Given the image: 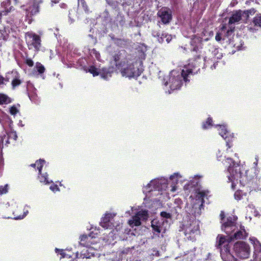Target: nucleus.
Segmentation results:
<instances>
[{"label": "nucleus", "mask_w": 261, "mask_h": 261, "mask_svg": "<svg viewBox=\"0 0 261 261\" xmlns=\"http://www.w3.org/2000/svg\"><path fill=\"white\" fill-rule=\"evenodd\" d=\"M138 211V209L136 207L133 206L131 207L130 211H127L125 212V214H127L128 216L130 215L134 212L136 213L135 215L128 222L129 225L132 227L140 225L141 221L146 220L148 217L147 211L144 210Z\"/></svg>", "instance_id": "obj_9"}, {"label": "nucleus", "mask_w": 261, "mask_h": 261, "mask_svg": "<svg viewBox=\"0 0 261 261\" xmlns=\"http://www.w3.org/2000/svg\"><path fill=\"white\" fill-rule=\"evenodd\" d=\"M9 185H5L4 186H0V196L3 194H5L8 192Z\"/></svg>", "instance_id": "obj_40"}, {"label": "nucleus", "mask_w": 261, "mask_h": 261, "mask_svg": "<svg viewBox=\"0 0 261 261\" xmlns=\"http://www.w3.org/2000/svg\"><path fill=\"white\" fill-rule=\"evenodd\" d=\"M182 178V176L179 173L176 172L170 176V179L172 181V185L171 189L170 190L171 192H174L178 189V187L176 186L179 179Z\"/></svg>", "instance_id": "obj_23"}, {"label": "nucleus", "mask_w": 261, "mask_h": 261, "mask_svg": "<svg viewBox=\"0 0 261 261\" xmlns=\"http://www.w3.org/2000/svg\"><path fill=\"white\" fill-rule=\"evenodd\" d=\"M222 154H221V152H220V151L219 150L218 151V153L217 154V159L219 160V161H221L222 160Z\"/></svg>", "instance_id": "obj_48"}, {"label": "nucleus", "mask_w": 261, "mask_h": 261, "mask_svg": "<svg viewBox=\"0 0 261 261\" xmlns=\"http://www.w3.org/2000/svg\"><path fill=\"white\" fill-rule=\"evenodd\" d=\"M255 159V161L253 163V166H254V168L255 169H256V167L257 165L258 160V157L256 156ZM255 170H256V169H255Z\"/></svg>", "instance_id": "obj_50"}, {"label": "nucleus", "mask_w": 261, "mask_h": 261, "mask_svg": "<svg viewBox=\"0 0 261 261\" xmlns=\"http://www.w3.org/2000/svg\"><path fill=\"white\" fill-rule=\"evenodd\" d=\"M60 185L61 186H62V184H61V183L60 182Z\"/></svg>", "instance_id": "obj_60"}, {"label": "nucleus", "mask_w": 261, "mask_h": 261, "mask_svg": "<svg viewBox=\"0 0 261 261\" xmlns=\"http://www.w3.org/2000/svg\"><path fill=\"white\" fill-rule=\"evenodd\" d=\"M216 63H214L213 65V66H212L211 68H212V69H213V68L215 69L216 68Z\"/></svg>", "instance_id": "obj_55"}, {"label": "nucleus", "mask_w": 261, "mask_h": 261, "mask_svg": "<svg viewBox=\"0 0 261 261\" xmlns=\"http://www.w3.org/2000/svg\"><path fill=\"white\" fill-rule=\"evenodd\" d=\"M242 196H243V194H242V192L241 190H237L235 193H234V198L237 200H240L242 197Z\"/></svg>", "instance_id": "obj_42"}, {"label": "nucleus", "mask_w": 261, "mask_h": 261, "mask_svg": "<svg viewBox=\"0 0 261 261\" xmlns=\"http://www.w3.org/2000/svg\"><path fill=\"white\" fill-rule=\"evenodd\" d=\"M234 156H236V157H237L238 158V156H237V154L236 153H234Z\"/></svg>", "instance_id": "obj_57"}, {"label": "nucleus", "mask_w": 261, "mask_h": 261, "mask_svg": "<svg viewBox=\"0 0 261 261\" xmlns=\"http://www.w3.org/2000/svg\"><path fill=\"white\" fill-rule=\"evenodd\" d=\"M66 250H64L63 249H59L58 248H56L55 249L56 252L61 255L60 258L65 257L70 258L71 257V255L70 254L66 253Z\"/></svg>", "instance_id": "obj_34"}, {"label": "nucleus", "mask_w": 261, "mask_h": 261, "mask_svg": "<svg viewBox=\"0 0 261 261\" xmlns=\"http://www.w3.org/2000/svg\"><path fill=\"white\" fill-rule=\"evenodd\" d=\"M42 3V0H31L27 5L23 6L22 9L25 11L27 17L36 14L39 11L38 5Z\"/></svg>", "instance_id": "obj_14"}, {"label": "nucleus", "mask_w": 261, "mask_h": 261, "mask_svg": "<svg viewBox=\"0 0 261 261\" xmlns=\"http://www.w3.org/2000/svg\"><path fill=\"white\" fill-rule=\"evenodd\" d=\"M11 80H12L11 85L13 89L19 86L22 82L20 80V76L19 73L16 70L11 71Z\"/></svg>", "instance_id": "obj_24"}, {"label": "nucleus", "mask_w": 261, "mask_h": 261, "mask_svg": "<svg viewBox=\"0 0 261 261\" xmlns=\"http://www.w3.org/2000/svg\"><path fill=\"white\" fill-rule=\"evenodd\" d=\"M183 230L186 238L193 241L200 233L199 222L196 219H190L183 225Z\"/></svg>", "instance_id": "obj_8"}, {"label": "nucleus", "mask_w": 261, "mask_h": 261, "mask_svg": "<svg viewBox=\"0 0 261 261\" xmlns=\"http://www.w3.org/2000/svg\"><path fill=\"white\" fill-rule=\"evenodd\" d=\"M11 102L12 100L8 96L3 93L0 94V105H7Z\"/></svg>", "instance_id": "obj_29"}, {"label": "nucleus", "mask_w": 261, "mask_h": 261, "mask_svg": "<svg viewBox=\"0 0 261 261\" xmlns=\"http://www.w3.org/2000/svg\"><path fill=\"white\" fill-rule=\"evenodd\" d=\"M90 54L92 57H94L97 60H99L100 54L95 49H93L90 51Z\"/></svg>", "instance_id": "obj_43"}, {"label": "nucleus", "mask_w": 261, "mask_h": 261, "mask_svg": "<svg viewBox=\"0 0 261 261\" xmlns=\"http://www.w3.org/2000/svg\"><path fill=\"white\" fill-rule=\"evenodd\" d=\"M116 214L114 213H106L105 216L102 217L100 225L105 228H110L113 229L114 227V229L113 230V231L109 233V238L103 239V241L106 240V243L110 244L112 242V241L114 240V238L113 236L114 231L116 230V231H119L122 227L121 224L119 223H114V218Z\"/></svg>", "instance_id": "obj_7"}, {"label": "nucleus", "mask_w": 261, "mask_h": 261, "mask_svg": "<svg viewBox=\"0 0 261 261\" xmlns=\"http://www.w3.org/2000/svg\"><path fill=\"white\" fill-rule=\"evenodd\" d=\"M78 5L79 7L81 6L86 13H88L89 12V9L85 0H78Z\"/></svg>", "instance_id": "obj_35"}, {"label": "nucleus", "mask_w": 261, "mask_h": 261, "mask_svg": "<svg viewBox=\"0 0 261 261\" xmlns=\"http://www.w3.org/2000/svg\"><path fill=\"white\" fill-rule=\"evenodd\" d=\"M183 203L180 199H175L173 204L171 212L173 214H177L180 212Z\"/></svg>", "instance_id": "obj_27"}, {"label": "nucleus", "mask_w": 261, "mask_h": 261, "mask_svg": "<svg viewBox=\"0 0 261 261\" xmlns=\"http://www.w3.org/2000/svg\"><path fill=\"white\" fill-rule=\"evenodd\" d=\"M215 38L217 41H220L221 39V37L220 34L217 33L215 37Z\"/></svg>", "instance_id": "obj_49"}, {"label": "nucleus", "mask_w": 261, "mask_h": 261, "mask_svg": "<svg viewBox=\"0 0 261 261\" xmlns=\"http://www.w3.org/2000/svg\"><path fill=\"white\" fill-rule=\"evenodd\" d=\"M45 161L43 160H39L36 162L35 163L31 165V166L35 168L37 167V170L39 171V174L38 176V178L40 182L44 184V185H48L50 183H53L51 180H49L48 178V174L47 173L42 174L41 173V169L45 163Z\"/></svg>", "instance_id": "obj_15"}, {"label": "nucleus", "mask_w": 261, "mask_h": 261, "mask_svg": "<svg viewBox=\"0 0 261 261\" xmlns=\"http://www.w3.org/2000/svg\"><path fill=\"white\" fill-rule=\"evenodd\" d=\"M161 218L160 219L167 220L169 222V220H170L171 219V215L170 213H167L166 212H162L161 213Z\"/></svg>", "instance_id": "obj_38"}, {"label": "nucleus", "mask_w": 261, "mask_h": 261, "mask_svg": "<svg viewBox=\"0 0 261 261\" xmlns=\"http://www.w3.org/2000/svg\"><path fill=\"white\" fill-rule=\"evenodd\" d=\"M202 32L201 36H195L191 39V45L193 47L192 49L193 51H197L201 48V42L202 41H207L208 40V37L212 36L213 33L212 32L209 33Z\"/></svg>", "instance_id": "obj_16"}, {"label": "nucleus", "mask_w": 261, "mask_h": 261, "mask_svg": "<svg viewBox=\"0 0 261 261\" xmlns=\"http://www.w3.org/2000/svg\"><path fill=\"white\" fill-rule=\"evenodd\" d=\"M8 136L7 137L9 138L10 140L16 141L17 138V136L16 132L14 131L12 129H10V130L6 131Z\"/></svg>", "instance_id": "obj_33"}, {"label": "nucleus", "mask_w": 261, "mask_h": 261, "mask_svg": "<svg viewBox=\"0 0 261 261\" xmlns=\"http://www.w3.org/2000/svg\"><path fill=\"white\" fill-rule=\"evenodd\" d=\"M89 37H91V39L93 40V43H96L95 39H94L91 35H89Z\"/></svg>", "instance_id": "obj_54"}, {"label": "nucleus", "mask_w": 261, "mask_h": 261, "mask_svg": "<svg viewBox=\"0 0 261 261\" xmlns=\"http://www.w3.org/2000/svg\"><path fill=\"white\" fill-rule=\"evenodd\" d=\"M172 38V37L171 35L163 33L161 37L158 36V40L160 43L164 42L165 39L167 43H169Z\"/></svg>", "instance_id": "obj_30"}, {"label": "nucleus", "mask_w": 261, "mask_h": 261, "mask_svg": "<svg viewBox=\"0 0 261 261\" xmlns=\"http://www.w3.org/2000/svg\"><path fill=\"white\" fill-rule=\"evenodd\" d=\"M255 10L254 9H252L250 10H248L246 11H244L243 12V13L245 14L246 17H248L249 14H254L255 13Z\"/></svg>", "instance_id": "obj_44"}, {"label": "nucleus", "mask_w": 261, "mask_h": 261, "mask_svg": "<svg viewBox=\"0 0 261 261\" xmlns=\"http://www.w3.org/2000/svg\"><path fill=\"white\" fill-rule=\"evenodd\" d=\"M35 68L40 74H42L45 71L44 66L39 62L36 63Z\"/></svg>", "instance_id": "obj_37"}, {"label": "nucleus", "mask_w": 261, "mask_h": 261, "mask_svg": "<svg viewBox=\"0 0 261 261\" xmlns=\"http://www.w3.org/2000/svg\"><path fill=\"white\" fill-rule=\"evenodd\" d=\"M141 56H143V59H144V58H145L144 54H141Z\"/></svg>", "instance_id": "obj_56"}, {"label": "nucleus", "mask_w": 261, "mask_h": 261, "mask_svg": "<svg viewBox=\"0 0 261 261\" xmlns=\"http://www.w3.org/2000/svg\"><path fill=\"white\" fill-rule=\"evenodd\" d=\"M114 59L116 68L119 70L123 76L136 77L142 72V62L140 59L129 56L118 63L120 59L118 56H115Z\"/></svg>", "instance_id": "obj_4"}, {"label": "nucleus", "mask_w": 261, "mask_h": 261, "mask_svg": "<svg viewBox=\"0 0 261 261\" xmlns=\"http://www.w3.org/2000/svg\"><path fill=\"white\" fill-rule=\"evenodd\" d=\"M59 3V0H52L51 1V6H54L55 4H58Z\"/></svg>", "instance_id": "obj_51"}, {"label": "nucleus", "mask_w": 261, "mask_h": 261, "mask_svg": "<svg viewBox=\"0 0 261 261\" xmlns=\"http://www.w3.org/2000/svg\"><path fill=\"white\" fill-rule=\"evenodd\" d=\"M244 15L243 12L239 11L234 12L232 16L230 18L229 20V24L230 25L229 29L227 31V36L230 35L233 32L234 27H232L231 25L236 22H238L242 18V16Z\"/></svg>", "instance_id": "obj_20"}, {"label": "nucleus", "mask_w": 261, "mask_h": 261, "mask_svg": "<svg viewBox=\"0 0 261 261\" xmlns=\"http://www.w3.org/2000/svg\"><path fill=\"white\" fill-rule=\"evenodd\" d=\"M11 0H6L1 3L0 7V20L3 24L0 25V33L4 40H7L10 35L12 37H15V34L13 32L15 24H13L12 21H8L6 15L10 12L12 9L10 6ZM14 3H16L17 0H13Z\"/></svg>", "instance_id": "obj_5"}, {"label": "nucleus", "mask_w": 261, "mask_h": 261, "mask_svg": "<svg viewBox=\"0 0 261 261\" xmlns=\"http://www.w3.org/2000/svg\"><path fill=\"white\" fill-rule=\"evenodd\" d=\"M13 22H14V23L15 24L17 23L16 21H14V20H13Z\"/></svg>", "instance_id": "obj_58"}, {"label": "nucleus", "mask_w": 261, "mask_h": 261, "mask_svg": "<svg viewBox=\"0 0 261 261\" xmlns=\"http://www.w3.org/2000/svg\"><path fill=\"white\" fill-rule=\"evenodd\" d=\"M25 39L30 49H33L36 51L40 50L41 47V40L39 35L32 32H29L25 33Z\"/></svg>", "instance_id": "obj_10"}, {"label": "nucleus", "mask_w": 261, "mask_h": 261, "mask_svg": "<svg viewBox=\"0 0 261 261\" xmlns=\"http://www.w3.org/2000/svg\"><path fill=\"white\" fill-rule=\"evenodd\" d=\"M124 0H112L110 1L109 5H111L114 7H116L118 5H123V2Z\"/></svg>", "instance_id": "obj_41"}, {"label": "nucleus", "mask_w": 261, "mask_h": 261, "mask_svg": "<svg viewBox=\"0 0 261 261\" xmlns=\"http://www.w3.org/2000/svg\"><path fill=\"white\" fill-rule=\"evenodd\" d=\"M206 261H209V260H206Z\"/></svg>", "instance_id": "obj_61"}, {"label": "nucleus", "mask_w": 261, "mask_h": 261, "mask_svg": "<svg viewBox=\"0 0 261 261\" xmlns=\"http://www.w3.org/2000/svg\"><path fill=\"white\" fill-rule=\"evenodd\" d=\"M7 136H8V135L6 132L3 135L1 136V143L2 144V145L4 144L6 145L10 143V139L9 138L7 137Z\"/></svg>", "instance_id": "obj_36"}, {"label": "nucleus", "mask_w": 261, "mask_h": 261, "mask_svg": "<svg viewBox=\"0 0 261 261\" xmlns=\"http://www.w3.org/2000/svg\"><path fill=\"white\" fill-rule=\"evenodd\" d=\"M229 150H228V149H227V153H228L229 152Z\"/></svg>", "instance_id": "obj_59"}, {"label": "nucleus", "mask_w": 261, "mask_h": 261, "mask_svg": "<svg viewBox=\"0 0 261 261\" xmlns=\"http://www.w3.org/2000/svg\"><path fill=\"white\" fill-rule=\"evenodd\" d=\"M247 28L248 30L252 33L257 31L258 28H261V14L256 15Z\"/></svg>", "instance_id": "obj_22"}, {"label": "nucleus", "mask_w": 261, "mask_h": 261, "mask_svg": "<svg viewBox=\"0 0 261 261\" xmlns=\"http://www.w3.org/2000/svg\"><path fill=\"white\" fill-rule=\"evenodd\" d=\"M212 120L211 118H208L206 122H204L202 123V128L203 129H207L210 128L212 125Z\"/></svg>", "instance_id": "obj_39"}, {"label": "nucleus", "mask_w": 261, "mask_h": 261, "mask_svg": "<svg viewBox=\"0 0 261 261\" xmlns=\"http://www.w3.org/2000/svg\"><path fill=\"white\" fill-rule=\"evenodd\" d=\"M200 59L199 56L195 60H191L190 62L184 66V68L181 70H173L169 74L168 81L165 83V86H169L170 90L166 91L168 93L172 91L179 89L182 84V81L185 82L189 81L188 79L190 75L197 73L199 70L198 60Z\"/></svg>", "instance_id": "obj_1"}, {"label": "nucleus", "mask_w": 261, "mask_h": 261, "mask_svg": "<svg viewBox=\"0 0 261 261\" xmlns=\"http://www.w3.org/2000/svg\"><path fill=\"white\" fill-rule=\"evenodd\" d=\"M201 176L197 175L192 177L189 182L184 187V189L187 193L192 191H194L193 195H191L189 198L190 204L188 203L187 208H189V213L195 215H199L201 210L203 209V198L207 196L208 191L196 190L194 186L197 185L199 179Z\"/></svg>", "instance_id": "obj_3"}, {"label": "nucleus", "mask_w": 261, "mask_h": 261, "mask_svg": "<svg viewBox=\"0 0 261 261\" xmlns=\"http://www.w3.org/2000/svg\"><path fill=\"white\" fill-rule=\"evenodd\" d=\"M168 179L164 177H160L151 180L143 188V191L146 194V197L158 196L162 194L168 187Z\"/></svg>", "instance_id": "obj_6"}, {"label": "nucleus", "mask_w": 261, "mask_h": 261, "mask_svg": "<svg viewBox=\"0 0 261 261\" xmlns=\"http://www.w3.org/2000/svg\"><path fill=\"white\" fill-rule=\"evenodd\" d=\"M222 57L221 53H219V50L217 48H215L213 50V53L211 55H208L203 57V61L206 63H208L210 60L212 61H215L216 59H221Z\"/></svg>", "instance_id": "obj_26"}, {"label": "nucleus", "mask_w": 261, "mask_h": 261, "mask_svg": "<svg viewBox=\"0 0 261 261\" xmlns=\"http://www.w3.org/2000/svg\"><path fill=\"white\" fill-rule=\"evenodd\" d=\"M224 158L225 160L222 162L223 164L227 167V177L228 181L231 182V189L234 190L238 185L244 186L248 181L245 166L239 164L238 161L232 159L228 154L225 155Z\"/></svg>", "instance_id": "obj_2"}, {"label": "nucleus", "mask_w": 261, "mask_h": 261, "mask_svg": "<svg viewBox=\"0 0 261 261\" xmlns=\"http://www.w3.org/2000/svg\"><path fill=\"white\" fill-rule=\"evenodd\" d=\"M98 239L92 234L89 235H82L80 238V244L81 245L88 247H96L95 244H99L97 243Z\"/></svg>", "instance_id": "obj_18"}, {"label": "nucleus", "mask_w": 261, "mask_h": 261, "mask_svg": "<svg viewBox=\"0 0 261 261\" xmlns=\"http://www.w3.org/2000/svg\"><path fill=\"white\" fill-rule=\"evenodd\" d=\"M60 7L61 8H63V9H65L66 8L67 6L64 3H62L60 5Z\"/></svg>", "instance_id": "obj_52"}, {"label": "nucleus", "mask_w": 261, "mask_h": 261, "mask_svg": "<svg viewBox=\"0 0 261 261\" xmlns=\"http://www.w3.org/2000/svg\"><path fill=\"white\" fill-rule=\"evenodd\" d=\"M170 222L167 220L154 219L151 221V227L153 230L158 234L165 233L169 227Z\"/></svg>", "instance_id": "obj_13"}, {"label": "nucleus", "mask_w": 261, "mask_h": 261, "mask_svg": "<svg viewBox=\"0 0 261 261\" xmlns=\"http://www.w3.org/2000/svg\"><path fill=\"white\" fill-rule=\"evenodd\" d=\"M49 189L53 192H56L60 191V189L57 185L53 184L49 187Z\"/></svg>", "instance_id": "obj_45"}, {"label": "nucleus", "mask_w": 261, "mask_h": 261, "mask_svg": "<svg viewBox=\"0 0 261 261\" xmlns=\"http://www.w3.org/2000/svg\"><path fill=\"white\" fill-rule=\"evenodd\" d=\"M88 71L92 74L93 76L100 74L101 78L107 80L112 76V73L114 71V68L113 67H109V68L99 69L96 68L94 66H91L89 67Z\"/></svg>", "instance_id": "obj_12"}, {"label": "nucleus", "mask_w": 261, "mask_h": 261, "mask_svg": "<svg viewBox=\"0 0 261 261\" xmlns=\"http://www.w3.org/2000/svg\"><path fill=\"white\" fill-rule=\"evenodd\" d=\"M217 126L218 127L219 135L226 140V145L228 146V148H230L231 145L229 144V142L232 141L233 135L230 134L226 126L219 125Z\"/></svg>", "instance_id": "obj_19"}, {"label": "nucleus", "mask_w": 261, "mask_h": 261, "mask_svg": "<svg viewBox=\"0 0 261 261\" xmlns=\"http://www.w3.org/2000/svg\"><path fill=\"white\" fill-rule=\"evenodd\" d=\"M96 247H86L85 249H83L81 253L79 254L78 252L76 253L75 257L76 258H89L92 256H94L95 254H97V251L101 248L100 244H95Z\"/></svg>", "instance_id": "obj_17"}, {"label": "nucleus", "mask_w": 261, "mask_h": 261, "mask_svg": "<svg viewBox=\"0 0 261 261\" xmlns=\"http://www.w3.org/2000/svg\"><path fill=\"white\" fill-rule=\"evenodd\" d=\"M30 207L28 205H25L23 209V214L22 215L19 216H16L15 214V212H13V215H14L15 217L14 219L16 220H19V219H22L24 218L29 213V209Z\"/></svg>", "instance_id": "obj_31"}, {"label": "nucleus", "mask_w": 261, "mask_h": 261, "mask_svg": "<svg viewBox=\"0 0 261 261\" xmlns=\"http://www.w3.org/2000/svg\"><path fill=\"white\" fill-rule=\"evenodd\" d=\"M19 105H13L10 107L9 113L11 115L15 116L17 113L19 112Z\"/></svg>", "instance_id": "obj_32"}, {"label": "nucleus", "mask_w": 261, "mask_h": 261, "mask_svg": "<svg viewBox=\"0 0 261 261\" xmlns=\"http://www.w3.org/2000/svg\"><path fill=\"white\" fill-rule=\"evenodd\" d=\"M6 205H8V206L17 207L18 204L16 201H15L14 200H12L11 201L8 202L6 204Z\"/></svg>", "instance_id": "obj_46"}, {"label": "nucleus", "mask_w": 261, "mask_h": 261, "mask_svg": "<svg viewBox=\"0 0 261 261\" xmlns=\"http://www.w3.org/2000/svg\"><path fill=\"white\" fill-rule=\"evenodd\" d=\"M220 217H221V219H223L224 217V214L223 212H221L220 214Z\"/></svg>", "instance_id": "obj_53"}, {"label": "nucleus", "mask_w": 261, "mask_h": 261, "mask_svg": "<svg viewBox=\"0 0 261 261\" xmlns=\"http://www.w3.org/2000/svg\"><path fill=\"white\" fill-rule=\"evenodd\" d=\"M249 241L253 245L254 248V253L258 256L259 259H261V244L258 240L255 237H250Z\"/></svg>", "instance_id": "obj_25"}, {"label": "nucleus", "mask_w": 261, "mask_h": 261, "mask_svg": "<svg viewBox=\"0 0 261 261\" xmlns=\"http://www.w3.org/2000/svg\"><path fill=\"white\" fill-rule=\"evenodd\" d=\"M233 249L236 256L241 259H247L250 256V248L245 242H236L233 245Z\"/></svg>", "instance_id": "obj_11"}, {"label": "nucleus", "mask_w": 261, "mask_h": 261, "mask_svg": "<svg viewBox=\"0 0 261 261\" xmlns=\"http://www.w3.org/2000/svg\"><path fill=\"white\" fill-rule=\"evenodd\" d=\"M26 64L30 67H32L34 65L33 61L30 59H27L26 60Z\"/></svg>", "instance_id": "obj_47"}, {"label": "nucleus", "mask_w": 261, "mask_h": 261, "mask_svg": "<svg viewBox=\"0 0 261 261\" xmlns=\"http://www.w3.org/2000/svg\"><path fill=\"white\" fill-rule=\"evenodd\" d=\"M11 72H8L6 74L5 77L0 75V86L3 87L6 85L11 80Z\"/></svg>", "instance_id": "obj_28"}, {"label": "nucleus", "mask_w": 261, "mask_h": 261, "mask_svg": "<svg viewBox=\"0 0 261 261\" xmlns=\"http://www.w3.org/2000/svg\"><path fill=\"white\" fill-rule=\"evenodd\" d=\"M158 16L164 24L168 23L172 18L171 10L167 8H163L158 12Z\"/></svg>", "instance_id": "obj_21"}]
</instances>
